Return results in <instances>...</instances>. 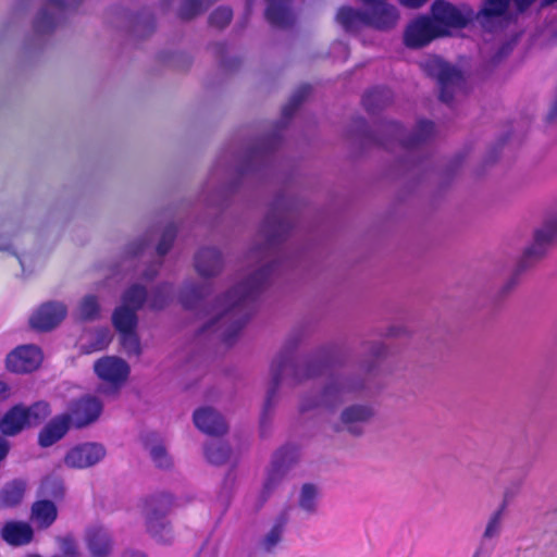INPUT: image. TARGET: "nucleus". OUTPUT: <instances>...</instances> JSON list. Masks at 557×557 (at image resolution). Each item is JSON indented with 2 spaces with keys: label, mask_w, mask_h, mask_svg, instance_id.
Returning <instances> with one entry per match:
<instances>
[{
  "label": "nucleus",
  "mask_w": 557,
  "mask_h": 557,
  "mask_svg": "<svg viewBox=\"0 0 557 557\" xmlns=\"http://www.w3.org/2000/svg\"><path fill=\"white\" fill-rule=\"evenodd\" d=\"M211 292V285L208 283L196 284L188 282L184 285L180 299L187 308H194L198 301L205 298Z\"/></svg>",
  "instance_id": "31"
},
{
  "label": "nucleus",
  "mask_w": 557,
  "mask_h": 557,
  "mask_svg": "<svg viewBox=\"0 0 557 557\" xmlns=\"http://www.w3.org/2000/svg\"><path fill=\"white\" fill-rule=\"evenodd\" d=\"M375 411L371 405L352 404L342 410L337 429L360 435L363 426L372 420Z\"/></svg>",
  "instance_id": "16"
},
{
  "label": "nucleus",
  "mask_w": 557,
  "mask_h": 557,
  "mask_svg": "<svg viewBox=\"0 0 557 557\" xmlns=\"http://www.w3.org/2000/svg\"><path fill=\"white\" fill-rule=\"evenodd\" d=\"M10 396V387L7 383L0 381V401L5 400Z\"/></svg>",
  "instance_id": "51"
},
{
  "label": "nucleus",
  "mask_w": 557,
  "mask_h": 557,
  "mask_svg": "<svg viewBox=\"0 0 557 557\" xmlns=\"http://www.w3.org/2000/svg\"><path fill=\"white\" fill-rule=\"evenodd\" d=\"M107 450L99 443H84L73 447L64 457V463L70 468L84 469L100 462Z\"/></svg>",
  "instance_id": "17"
},
{
  "label": "nucleus",
  "mask_w": 557,
  "mask_h": 557,
  "mask_svg": "<svg viewBox=\"0 0 557 557\" xmlns=\"http://www.w3.org/2000/svg\"><path fill=\"white\" fill-rule=\"evenodd\" d=\"M247 5L250 7V0H247Z\"/></svg>",
  "instance_id": "61"
},
{
  "label": "nucleus",
  "mask_w": 557,
  "mask_h": 557,
  "mask_svg": "<svg viewBox=\"0 0 557 557\" xmlns=\"http://www.w3.org/2000/svg\"><path fill=\"white\" fill-rule=\"evenodd\" d=\"M503 517H504V508H499L494 511L485 525L482 537L484 541H492L499 536L503 528Z\"/></svg>",
  "instance_id": "39"
},
{
  "label": "nucleus",
  "mask_w": 557,
  "mask_h": 557,
  "mask_svg": "<svg viewBox=\"0 0 557 557\" xmlns=\"http://www.w3.org/2000/svg\"><path fill=\"white\" fill-rule=\"evenodd\" d=\"M492 550H493V546H491L487 541H484L483 539H481L472 557H490Z\"/></svg>",
  "instance_id": "47"
},
{
  "label": "nucleus",
  "mask_w": 557,
  "mask_h": 557,
  "mask_svg": "<svg viewBox=\"0 0 557 557\" xmlns=\"http://www.w3.org/2000/svg\"><path fill=\"white\" fill-rule=\"evenodd\" d=\"M367 10H356L343 7L336 14V21L347 32H357L362 26L379 30H388L396 26L399 20L398 10L388 0H360Z\"/></svg>",
  "instance_id": "4"
},
{
  "label": "nucleus",
  "mask_w": 557,
  "mask_h": 557,
  "mask_svg": "<svg viewBox=\"0 0 557 557\" xmlns=\"http://www.w3.org/2000/svg\"><path fill=\"white\" fill-rule=\"evenodd\" d=\"M29 428L24 412V405H15L0 420V431L5 436H14Z\"/></svg>",
  "instance_id": "27"
},
{
  "label": "nucleus",
  "mask_w": 557,
  "mask_h": 557,
  "mask_svg": "<svg viewBox=\"0 0 557 557\" xmlns=\"http://www.w3.org/2000/svg\"><path fill=\"white\" fill-rule=\"evenodd\" d=\"M391 92L385 88H375L367 92L362 99L368 112L375 113L391 101Z\"/></svg>",
  "instance_id": "34"
},
{
  "label": "nucleus",
  "mask_w": 557,
  "mask_h": 557,
  "mask_svg": "<svg viewBox=\"0 0 557 557\" xmlns=\"http://www.w3.org/2000/svg\"><path fill=\"white\" fill-rule=\"evenodd\" d=\"M120 342L128 356L138 357L141 354V346L136 330L119 331Z\"/></svg>",
  "instance_id": "40"
},
{
  "label": "nucleus",
  "mask_w": 557,
  "mask_h": 557,
  "mask_svg": "<svg viewBox=\"0 0 557 557\" xmlns=\"http://www.w3.org/2000/svg\"><path fill=\"white\" fill-rule=\"evenodd\" d=\"M158 268H159L158 264H153V265L149 267V269L144 273V277L146 280H152L158 273Z\"/></svg>",
  "instance_id": "52"
},
{
  "label": "nucleus",
  "mask_w": 557,
  "mask_h": 557,
  "mask_svg": "<svg viewBox=\"0 0 557 557\" xmlns=\"http://www.w3.org/2000/svg\"><path fill=\"white\" fill-rule=\"evenodd\" d=\"M41 492L45 496L60 498L64 493L63 481L57 476H48L41 483Z\"/></svg>",
  "instance_id": "42"
},
{
  "label": "nucleus",
  "mask_w": 557,
  "mask_h": 557,
  "mask_svg": "<svg viewBox=\"0 0 557 557\" xmlns=\"http://www.w3.org/2000/svg\"><path fill=\"white\" fill-rule=\"evenodd\" d=\"M222 257L215 248H203L195 258V267L201 276L210 277L218 275L222 270Z\"/></svg>",
  "instance_id": "24"
},
{
  "label": "nucleus",
  "mask_w": 557,
  "mask_h": 557,
  "mask_svg": "<svg viewBox=\"0 0 557 557\" xmlns=\"http://www.w3.org/2000/svg\"><path fill=\"white\" fill-rule=\"evenodd\" d=\"M25 485L21 481H13L7 484L0 492V505L2 507H14L18 505L24 496Z\"/></svg>",
  "instance_id": "33"
},
{
  "label": "nucleus",
  "mask_w": 557,
  "mask_h": 557,
  "mask_svg": "<svg viewBox=\"0 0 557 557\" xmlns=\"http://www.w3.org/2000/svg\"><path fill=\"white\" fill-rule=\"evenodd\" d=\"M24 412L29 426L40 424L51 414L50 405L47 401H37L29 407L24 406Z\"/></svg>",
  "instance_id": "37"
},
{
  "label": "nucleus",
  "mask_w": 557,
  "mask_h": 557,
  "mask_svg": "<svg viewBox=\"0 0 557 557\" xmlns=\"http://www.w3.org/2000/svg\"><path fill=\"white\" fill-rule=\"evenodd\" d=\"M384 138H373V141L387 147L389 139H396L405 149H412L428 141L434 134V124L430 121H419L413 134L405 138L403 127L396 122H387L381 126Z\"/></svg>",
  "instance_id": "9"
},
{
  "label": "nucleus",
  "mask_w": 557,
  "mask_h": 557,
  "mask_svg": "<svg viewBox=\"0 0 557 557\" xmlns=\"http://www.w3.org/2000/svg\"><path fill=\"white\" fill-rule=\"evenodd\" d=\"M97 376L109 384L108 387H99L100 394H115L125 383L129 374V366L123 359L115 356H106L94 364Z\"/></svg>",
  "instance_id": "10"
},
{
  "label": "nucleus",
  "mask_w": 557,
  "mask_h": 557,
  "mask_svg": "<svg viewBox=\"0 0 557 557\" xmlns=\"http://www.w3.org/2000/svg\"><path fill=\"white\" fill-rule=\"evenodd\" d=\"M509 2L510 0H485L476 15L481 26L488 32H495L498 27H503L507 20Z\"/></svg>",
  "instance_id": "19"
},
{
  "label": "nucleus",
  "mask_w": 557,
  "mask_h": 557,
  "mask_svg": "<svg viewBox=\"0 0 557 557\" xmlns=\"http://www.w3.org/2000/svg\"><path fill=\"white\" fill-rule=\"evenodd\" d=\"M60 548H61L63 555H65L67 557H77L78 556L77 544L70 536H65L60 540Z\"/></svg>",
  "instance_id": "46"
},
{
  "label": "nucleus",
  "mask_w": 557,
  "mask_h": 557,
  "mask_svg": "<svg viewBox=\"0 0 557 557\" xmlns=\"http://www.w3.org/2000/svg\"><path fill=\"white\" fill-rule=\"evenodd\" d=\"M72 423L67 414H59L54 417L38 435V443L41 447H49L60 441L69 431Z\"/></svg>",
  "instance_id": "23"
},
{
  "label": "nucleus",
  "mask_w": 557,
  "mask_h": 557,
  "mask_svg": "<svg viewBox=\"0 0 557 557\" xmlns=\"http://www.w3.org/2000/svg\"><path fill=\"white\" fill-rule=\"evenodd\" d=\"M100 306L96 296L87 295L85 296L78 307L77 313L79 319L85 321H91L99 317Z\"/></svg>",
  "instance_id": "38"
},
{
  "label": "nucleus",
  "mask_w": 557,
  "mask_h": 557,
  "mask_svg": "<svg viewBox=\"0 0 557 557\" xmlns=\"http://www.w3.org/2000/svg\"><path fill=\"white\" fill-rule=\"evenodd\" d=\"M557 239V216L548 219L535 231L534 240L524 251L520 268H525L530 261L542 258Z\"/></svg>",
  "instance_id": "14"
},
{
  "label": "nucleus",
  "mask_w": 557,
  "mask_h": 557,
  "mask_svg": "<svg viewBox=\"0 0 557 557\" xmlns=\"http://www.w3.org/2000/svg\"><path fill=\"white\" fill-rule=\"evenodd\" d=\"M66 315V307L61 302L42 305L29 319L33 329L49 331L55 327Z\"/></svg>",
  "instance_id": "20"
},
{
  "label": "nucleus",
  "mask_w": 557,
  "mask_h": 557,
  "mask_svg": "<svg viewBox=\"0 0 557 557\" xmlns=\"http://www.w3.org/2000/svg\"><path fill=\"white\" fill-rule=\"evenodd\" d=\"M86 543L94 557H107L113 548L111 533L103 527L95 525L86 533Z\"/></svg>",
  "instance_id": "22"
},
{
  "label": "nucleus",
  "mask_w": 557,
  "mask_h": 557,
  "mask_svg": "<svg viewBox=\"0 0 557 557\" xmlns=\"http://www.w3.org/2000/svg\"><path fill=\"white\" fill-rule=\"evenodd\" d=\"M58 517V509L50 500H38L32 506V521L40 529L49 528Z\"/></svg>",
  "instance_id": "28"
},
{
  "label": "nucleus",
  "mask_w": 557,
  "mask_h": 557,
  "mask_svg": "<svg viewBox=\"0 0 557 557\" xmlns=\"http://www.w3.org/2000/svg\"><path fill=\"white\" fill-rule=\"evenodd\" d=\"M516 284V278L511 277L508 283L504 286V289L507 292Z\"/></svg>",
  "instance_id": "56"
},
{
  "label": "nucleus",
  "mask_w": 557,
  "mask_h": 557,
  "mask_svg": "<svg viewBox=\"0 0 557 557\" xmlns=\"http://www.w3.org/2000/svg\"><path fill=\"white\" fill-rule=\"evenodd\" d=\"M286 523L285 516L277 517L271 529L260 539L259 548L265 553L273 552L283 539Z\"/></svg>",
  "instance_id": "29"
},
{
  "label": "nucleus",
  "mask_w": 557,
  "mask_h": 557,
  "mask_svg": "<svg viewBox=\"0 0 557 557\" xmlns=\"http://www.w3.org/2000/svg\"><path fill=\"white\" fill-rule=\"evenodd\" d=\"M280 456L281 453L275 456L263 483L262 493L265 497H268L282 483L287 473L288 468L283 460H280Z\"/></svg>",
  "instance_id": "30"
},
{
  "label": "nucleus",
  "mask_w": 557,
  "mask_h": 557,
  "mask_svg": "<svg viewBox=\"0 0 557 557\" xmlns=\"http://www.w3.org/2000/svg\"><path fill=\"white\" fill-rule=\"evenodd\" d=\"M173 506V498L169 494H158L149 497L144 504V516L147 531L159 542L172 541V530L166 520V515Z\"/></svg>",
  "instance_id": "8"
},
{
  "label": "nucleus",
  "mask_w": 557,
  "mask_h": 557,
  "mask_svg": "<svg viewBox=\"0 0 557 557\" xmlns=\"http://www.w3.org/2000/svg\"><path fill=\"white\" fill-rule=\"evenodd\" d=\"M294 225L290 205L277 200L247 252L250 269L234 287L216 299L203 332L219 333L228 346L236 342L251 314L252 302L283 269V253L278 245Z\"/></svg>",
  "instance_id": "1"
},
{
  "label": "nucleus",
  "mask_w": 557,
  "mask_h": 557,
  "mask_svg": "<svg viewBox=\"0 0 557 557\" xmlns=\"http://www.w3.org/2000/svg\"><path fill=\"white\" fill-rule=\"evenodd\" d=\"M358 123L363 127L364 126V122L363 120H359Z\"/></svg>",
  "instance_id": "59"
},
{
  "label": "nucleus",
  "mask_w": 557,
  "mask_h": 557,
  "mask_svg": "<svg viewBox=\"0 0 557 557\" xmlns=\"http://www.w3.org/2000/svg\"><path fill=\"white\" fill-rule=\"evenodd\" d=\"M20 263L22 265V268L24 267V261L22 259H20Z\"/></svg>",
  "instance_id": "60"
},
{
  "label": "nucleus",
  "mask_w": 557,
  "mask_h": 557,
  "mask_svg": "<svg viewBox=\"0 0 557 557\" xmlns=\"http://www.w3.org/2000/svg\"><path fill=\"white\" fill-rule=\"evenodd\" d=\"M278 143L280 136L276 133L272 134L258 141L243 159L236 161L235 165L223 170L225 184L228 185L226 188H234L239 176L250 171H256L261 165H265L270 160V153L277 147Z\"/></svg>",
  "instance_id": "6"
},
{
  "label": "nucleus",
  "mask_w": 557,
  "mask_h": 557,
  "mask_svg": "<svg viewBox=\"0 0 557 557\" xmlns=\"http://www.w3.org/2000/svg\"><path fill=\"white\" fill-rule=\"evenodd\" d=\"M147 449L150 458L158 468L168 469L172 466V459L163 445H148Z\"/></svg>",
  "instance_id": "41"
},
{
  "label": "nucleus",
  "mask_w": 557,
  "mask_h": 557,
  "mask_svg": "<svg viewBox=\"0 0 557 557\" xmlns=\"http://www.w3.org/2000/svg\"><path fill=\"white\" fill-rule=\"evenodd\" d=\"M145 245H146V239L140 240L139 243H134L128 247L127 252L132 253V255H136L139 250H141L144 248Z\"/></svg>",
  "instance_id": "50"
},
{
  "label": "nucleus",
  "mask_w": 557,
  "mask_h": 557,
  "mask_svg": "<svg viewBox=\"0 0 557 557\" xmlns=\"http://www.w3.org/2000/svg\"><path fill=\"white\" fill-rule=\"evenodd\" d=\"M205 455L210 463L222 465L230 458L231 449L224 443L212 441L206 445Z\"/></svg>",
  "instance_id": "36"
},
{
  "label": "nucleus",
  "mask_w": 557,
  "mask_h": 557,
  "mask_svg": "<svg viewBox=\"0 0 557 557\" xmlns=\"http://www.w3.org/2000/svg\"><path fill=\"white\" fill-rule=\"evenodd\" d=\"M448 33L437 25L432 18L421 16L411 22L405 32V44L410 48H420L432 39L446 36Z\"/></svg>",
  "instance_id": "15"
},
{
  "label": "nucleus",
  "mask_w": 557,
  "mask_h": 557,
  "mask_svg": "<svg viewBox=\"0 0 557 557\" xmlns=\"http://www.w3.org/2000/svg\"><path fill=\"white\" fill-rule=\"evenodd\" d=\"M196 428L205 434L220 436L227 432L224 418L211 407L197 409L193 416Z\"/></svg>",
  "instance_id": "21"
},
{
  "label": "nucleus",
  "mask_w": 557,
  "mask_h": 557,
  "mask_svg": "<svg viewBox=\"0 0 557 557\" xmlns=\"http://www.w3.org/2000/svg\"><path fill=\"white\" fill-rule=\"evenodd\" d=\"M103 411V403L94 395H85L72 400L67 414L70 422L76 429H84L96 423Z\"/></svg>",
  "instance_id": "12"
},
{
  "label": "nucleus",
  "mask_w": 557,
  "mask_h": 557,
  "mask_svg": "<svg viewBox=\"0 0 557 557\" xmlns=\"http://www.w3.org/2000/svg\"><path fill=\"white\" fill-rule=\"evenodd\" d=\"M553 3H557V0H542L543 7L550 5Z\"/></svg>",
  "instance_id": "57"
},
{
  "label": "nucleus",
  "mask_w": 557,
  "mask_h": 557,
  "mask_svg": "<svg viewBox=\"0 0 557 557\" xmlns=\"http://www.w3.org/2000/svg\"><path fill=\"white\" fill-rule=\"evenodd\" d=\"M421 67L428 76L436 79L442 101L449 103L456 95L462 92L465 79L454 65L438 57H430L421 63Z\"/></svg>",
  "instance_id": "7"
},
{
  "label": "nucleus",
  "mask_w": 557,
  "mask_h": 557,
  "mask_svg": "<svg viewBox=\"0 0 557 557\" xmlns=\"http://www.w3.org/2000/svg\"><path fill=\"white\" fill-rule=\"evenodd\" d=\"M42 360L40 349L34 345L17 347L7 357V368L16 373L36 370Z\"/></svg>",
  "instance_id": "18"
},
{
  "label": "nucleus",
  "mask_w": 557,
  "mask_h": 557,
  "mask_svg": "<svg viewBox=\"0 0 557 557\" xmlns=\"http://www.w3.org/2000/svg\"><path fill=\"white\" fill-rule=\"evenodd\" d=\"M310 87L301 86L292 96L289 102L283 109L284 117H290L302 100L309 95Z\"/></svg>",
  "instance_id": "43"
},
{
  "label": "nucleus",
  "mask_w": 557,
  "mask_h": 557,
  "mask_svg": "<svg viewBox=\"0 0 557 557\" xmlns=\"http://www.w3.org/2000/svg\"><path fill=\"white\" fill-rule=\"evenodd\" d=\"M82 0H46L34 22L35 32H52Z\"/></svg>",
  "instance_id": "11"
},
{
  "label": "nucleus",
  "mask_w": 557,
  "mask_h": 557,
  "mask_svg": "<svg viewBox=\"0 0 557 557\" xmlns=\"http://www.w3.org/2000/svg\"><path fill=\"white\" fill-rule=\"evenodd\" d=\"M112 341L111 331L107 327L98 329L88 335V342L82 345V350L85 354L99 351L109 346Z\"/></svg>",
  "instance_id": "32"
},
{
  "label": "nucleus",
  "mask_w": 557,
  "mask_h": 557,
  "mask_svg": "<svg viewBox=\"0 0 557 557\" xmlns=\"http://www.w3.org/2000/svg\"><path fill=\"white\" fill-rule=\"evenodd\" d=\"M433 21L444 30L445 27L462 28L474 16V12L468 7H455L446 1L437 0L432 5Z\"/></svg>",
  "instance_id": "13"
},
{
  "label": "nucleus",
  "mask_w": 557,
  "mask_h": 557,
  "mask_svg": "<svg viewBox=\"0 0 557 557\" xmlns=\"http://www.w3.org/2000/svg\"><path fill=\"white\" fill-rule=\"evenodd\" d=\"M123 557H147L145 554L140 552L129 550L126 552Z\"/></svg>",
  "instance_id": "55"
},
{
  "label": "nucleus",
  "mask_w": 557,
  "mask_h": 557,
  "mask_svg": "<svg viewBox=\"0 0 557 557\" xmlns=\"http://www.w3.org/2000/svg\"><path fill=\"white\" fill-rule=\"evenodd\" d=\"M4 249L3 247H0V250Z\"/></svg>",
  "instance_id": "62"
},
{
  "label": "nucleus",
  "mask_w": 557,
  "mask_h": 557,
  "mask_svg": "<svg viewBox=\"0 0 557 557\" xmlns=\"http://www.w3.org/2000/svg\"><path fill=\"white\" fill-rule=\"evenodd\" d=\"M319 490L314 484L306 483L301 486L298 497L299 508L307 513H314L318 507Z\"/></svg>",
  "instance_id": "35"
},
{
  "label": "nucleus",
  "mask_w": 557,
  "mask_h": 557,
  "mask_svg": "<svg viewBox=\"0 0 557 557\" xmlns=\"http://www.w3.org/2000/svg\"><path fill=\"white\" fill-rule=\"evenodd\" d=\"M176 235V228L173 225L168 226L161 236V239L157 246L159 256H164L171 248L172 243Z\"/></svg>",
  "instance_id": "45"
},
{
  "label": "nucleus",
  "mask_w": 557,
  "mask_h": 557,
  "mask_svg": "<svg viewBox=\"0 0 557 557\" xmlns=\"http://www.w3.org/2000/svg\"><path fill=\"white\" fill-rule=\"evenodd\" d=\"M507 53H508V49H507V47H503V48L500 49L499 53H498V54H499V55H498V58H502L503 55H505V54H507Z\"/></svg>",
  "instance_id": "58"
},
{
  "label": "nucleus",
  "mask_w": 557,
  "mask_h": 557,
  "mask_svg": "<svg viewBox=\"0 0 557 557\" xmlns=\"http://www.w3.org/2000/svg\"><path fill=\"white\" fill-rule=\"evenodd\" d=\"M34 531L27 522L9 521L1 529V537L8 544L22 546L33 540Z\"/></svg>",
  "instance_id": "25"
},
{
  "label": "nucleus",
  "mask_w": 557,
  "mask_h": 557,
  "mask_svg": "<svg viewBox=\"0 0 557 557\" xmlns=\"http://www.w3.org/2000/svg\"><path fill=\"white\" fill-rule=\"evenodd\" d=\"M428 0H399L400 4L410 9H418L426 3Z\"/></svg>",
  "instance_id": "49"
},
{
  "label": "nucleus",
  "mask_w": 557,
  "mask_h": 557,
  "mask_svg": "<svg viewBox=\"0 0 557 557\" xmlns=\"http://www.w3.org/2000/svg\"><path fill=\"white\" fill-rule=\"evenodd\" d=\"M363 380L358 376L337 374L327 379L320 394L313 398H305L300 403V410L313 408L333 410L343 404L350 395L363 388Z\"/></svg>",
  "instance_id": "5"
},
{
  "label": "nucleus",
  "mask_w": 557,
  "mask_h": 557,
  "mask_svg": "<svg viewBox=\"0 0 557 557\" xmlns=\"http://www.w3.org/2000/svg\"><path fill=\"white\" fill-rule=\"evenodd\" d=\"M301 333L290 335L284 349L272 361L270 383L267 388L262 414L265 417L276 403L277 391L282 386H294L320 374L321 363L314 359L296 360L293 350L301 342Z\"/></svg>",
  "instance_id": "2"
},
{
  "label": "nucleus",
  "mask_w": 557,
  "mask_h": 557,
  "mask_svg": "<svg viewBox=\"0 0 557 557\" xmlns=\"http://www.w3.org/2000/svg\"><path fill=\"white\" fill-rule=\"evenodd\" d=\"M172 294V286L168 283L157 286L149 298L146 288L139 284L128 287L122 295V302L115 308L112 314V323L115 330H136L138 323L137 312L149 301L152 309H162L166 306Z\"/></svg>",
  "instance_id": "3"
},
{
  "label": "nucleus",
  "mask_w": 557,
  "mask_h": 557,
  "mask_svg": "<svg viewBox=\"0 0 557 557\" xmlns=\"http://www.w3.org/2000/svg\"><path fill=\"white\" fill-rule=\"evenodd\" d=\"M265 17L270 24L276 27H287L294 22L290 10V0H267Z\"/></svg>",
  "instance_id": "26"
},
{
  "label": "nucleus",
  "mask_w": 557,
  "mask_h": 557,
  "mask_svg": "<svg viewBox=\"0 0 557 557\" xmlns=\"http://www.w3.org/2000/svg\"><path fill=\"white\" fill-rule=\"evenodd\" d=\"M369 352L372 358H381L386 354V346L381 342H374L369 347Z\"/></svg>",
  "instance_id": "48"
},
{
  "label": "nucleus",
  "mask_w": 557,
  "mask_h": 557,
  "mask_svg": "<svg viewBox=\"0 0 557 557\" xmlns=\"http://www.w3.org/2000/svg\"><path fill=\"white\" fill-rule=\"evenodd\" d=\"M519 11H524L534 0H513Z\"/></svg>",
  "instance_id": "53"
},
{
  "label": "nucleus",
  "mask_w": 557,
  "mask_h": 557,
  "mask_svg": "<svg viewBox=\"0 0 557 557\" xmlns=\"http://www.w3.org/2000/svg\"><path fill=\"white\" fill-rule=\"evenodd\" d=\"M233 12L227 7H220L210 15V24L218 28H224L231 22Z\"/></svg>",
  "instance_id": "44"
},
{
  "label": "nucleus",
  "mask_w": 557,
  "mask_h": 557,
  "mask_svg": "<svg viewBox=\"0 0 557 557\" xmlns=\"http://www.w3.org/2000/svg\"><path fill=\"white\" fill-rule=\"evenodd\" d=\"M375 368V362L373 360L364 361V371L367 373L371 372Z\"/></svg>",
  "instance_id": "54"
}]
</instances>
